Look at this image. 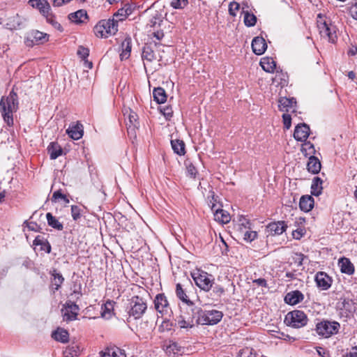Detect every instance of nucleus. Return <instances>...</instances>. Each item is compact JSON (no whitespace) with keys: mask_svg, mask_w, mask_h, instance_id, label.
I'll return each mask as SVG.
<instances>
[{"mask_svg":"<svg viewBox=\"0 0 357 357\" xmlns=\"http://www.w3.org/2000/svg\"><path fill=\"white\" fill-rule=\"evenodd\" d=\"M18 109V97L13 90L8 96H2L0 100V112L7 126L13 125V113Z\"/></svg>","mask_w":357,"mask_h":357,"instance_id":"nucleus-1","label":"nucleus"},{"mask_svg":"<svg viewBox=\"0 0 357 357\" xmlns=\"http://www.w3.org/2000/svg\"><path fill=\"white\" fill-rule=\"evenodd\" d=\"M190 310L196 316V324L215 325L220 322L223 317L222 312L216 310H203L201 307H193Z\"/></svg>","mask_w":357,"mask_h":357,"instance_id":"nucleus-2","label":"nucleus"},{"mask_svg":"<svg viewBox=\"0 0 357 357\" xmlns=\"http://www.w3.org/2000/svg\"><path fill=\"white\" fill-rule=\"evenodd\" d=\"M340 324L334 320H318L315 326L317 334L323 338H329L339 333Z\"/></svg>","mask_w":357,"mask_h":357,"instance_id":"nucleus-3","label":"nucleus"},{"mask_svg":"<svg viewBox=\"0 0 357 357\" xmlns=\"http://www.w3.org/2000/svg\"><path fill=\"white\" fill-rule=\"evenodd\" d=\"M118 31V24L113 19L100 21L93 29L97 37L107 38L109 35L115 34Z\"/></svg>","mask_w":357,"mask_h":357,"instance_id":"nucleus-4","label":"nucleus"},{"mask_svg":"<svg viewBox=\"0 0 357 357\" xmlns=\"http://www.w3.org/2000/svg\"><path fill=\"white\" fill-rule=\"evenodd\" d=\"M307 320V317L303 311L293 310L287 314L284 318V323L287 326L299 328L305 326Z\"/></svg>","mask_w":357,"mask_h":357,"instance_id":"nucleus-5","label":"nucleus"},{"mask_svg":"<svg viewBox=\"0 0 357 357\" xmlns=\"http://www.w3.org/2000/svg\"><path fill=\"white\" fill-rule=\"evenodd\" d=\"M192 277L195 284L202 290L208 291L214 284V278L212 275L204 271H199L192 273Z\"/></svg>","mask_w":357,"mask_h":357,"instance_id":"nucleus-6","label":"nucleus"},{"mask_svg":"<svg viewBox=\"0 0 357 357\" xmlns=\"http://www.w3.org/2000/svg\"><path fill=\"white\" fill-rule=\"evenodd\" d=\"M49 37L47 33L38 30H31L24 36V44L26 47H32L34 45H42L47 42Z\"/></svg>","mask_w":357,"mask_h":357,"instance_id":"nucleus-7","label":"nucleus"},{"mask_svg":"<svg viewBox=\"0 0 357 357\" xmlns=\"http://www.w3.org/2000/svg\"><path fill=\"white\" fill-rule=\"evenodd\" d=\"M146 308V303L142 298L134 296L131 299V308L129 314L134 317L135 319H139L144 314Z\"/></svg>","mask_w":357,"mask_h":357,"instance_id":"nucleus-8","label":"nucleus"},{"mask_svg":"<svg viewBox=\"0 0 357 357\" xmlns=\"http://www.w3.org/2000/svg\"><path fill=\"white\" fill-rule=\"evenodd\" d=\"M64 309H62L63 320L69 322L77 319L79 306L71 301H68L63 305Z\"/></svg>","mask_w":357,"mask_h":357,"instance_id":"nucleus-9","label":"nucleus"},{"mask_svg":"<svg viewBox=\"0 0 357 357\" xmlns=\"http://www.w3.org/2000/svg\"><path fill=\"white\" fill-rule=\"evenodd\" d=\"M319 33L323 38H326L329 42L334 43L337 40L336 27L326 22L318 25Z\"/></svg>","mask_w":357,"mask_h":357,"instance_id":"nucleus-10","label":"nucleus"},{"mask_svg":"<svg viewBox=\"0 0 357 357\" xmlns=\"http://www.w3.org/2000/svg\"><path fill=\"white\" fill-rule=\"evenodd\" d=\"M314 281L321 290H328L332 285L333 279L326 273L317 272L314 276Z\"/></svg>","mask_w":357,"mask_h":357,"instance_id":"nucleus-11","label":"nucleus"},{"mask_svg":"<svg viewBox=\"0 0 357 357\" xmlns=\"http://www.w3.org/2000/svg\"><path fill=\"white\" fill-rule=\"evenodd\" d=\"M155 310L162 314H167L171 312L167 299L164 294H158L154 300Z\"/></svg>","mask_w":357,"mask_h":357,"instance_id":"nucleus-12","label":"nucleus"},{"mask_svg":"<svg viewBox=\"0 0 357 357\" xmlns=\"http://www.w3.org/2000/svg\"><path fill=\"white\" fill-rule=\"evenodd\" d=\"M310 127L306 123L298 124L294 129V137L296 141L305 142L310 135Z\"/></svg>","mask_w":357,"mask_h":357,"instance_id":"nucleus-13","label":"nucleus"},{"mask_svg":"<svg viewBox=\"0 0 357 357\" xmlns=\"http://www.w3.org/2000/svg\"><path fill=\"white\" fill-rule=\"evenodd\" d=\"M28 3L32 8L38 10L43 17L52 10L51 6L47 0H29Z\"/></svg>","mask_w":357,"mask_h":357,"instance_id":"nucleus-14","label":"nucleus"},{"mask_svg":"<svg viewBox=\"0 0 357 357\" xmlns=\"http://www.w3.org/2000/svg\"><path fill=\"white\" fill-rule=\"evenodd\" d=\"M128 123H126L128 135L136 136L135 130L139 126L137 114L129 109Z\"/></svg>","mask_w":357,"mask_h":357,"instance_id":"nucleus-15","label":"nucleus"},{"mask_svg":"<svg viewBox=\"0 0 357 357\" xmlns=\"http://www.w3.org/2000/svg\"><path fill=\"white\" fill-rule=\"evenodd\" d=\"M50 283H51V290L53 293H55L56 291H58L64 282V278L63 277L61 273L56 271V270L54 269L50 273Z\"/></svg>","mask_w":357,"mask_h":357,"instance_id":"nucleus-16","label":"nucleus"},{"mask_svg":"<svg viewBox=\"0 0 357 357\" xmlns=\"http://www.w3.org/2000/svg\"><path fill=\"white\" fill-rule=\"evenodd\" d=\"M66 133L70 138L74 140L79 139L82 137L84 134V128L82 124L79 122L73 123L66 130Z\"/></svg>","mask_w":357,"mask_h":357,"instance_id":"nucleus-17","label":"nucleus"},{"mask_svg":"<svg viewBox=\"0 0 357 357\" xmlns=\"http://www.w3.org/2000/svg\"><path fill=\"white\" fill-rule=\"evenodd\" d=\"M296 105V100L294 98L280 97L278 100L279 109L282 112H288L291 109L294 112Z\"/></svg>","mask_w":357,"mask_h":357,"instance_id":"nucleus-18","label":"nucleus"},{"mask_svg":"<svg viewBox=\"0 0 357 357\" xmlns=\"http://www.w3.org/2000/svg\"><path fill=\"white\" fill-rule=\"evenodd\" d=\"M267 48V44L264 38L257 36L252 41V49L257 55H261Z\"/></svg>","mask_w":357,"mask_h":357,"instance_id":"nucleus-19","label":"nucleus"},{"mask_svg":"<svg viewBox=\"0 0 357 357\" xmlns=\"http://www.w3.org/2000/svg\"><path fill=\"white\" fill-rule=\"evenodd\" d=\"M196 320V316L193 313H192V315H184L181 314L180 315L177 319L176 321L178 324V326L182 328H192L195 323Z\"/></svg>","mask_w":357,"mask_h":357,"instance_id":"nucleus-20","label":"nucleus"},{"mask_svg":"<svg viewBox=\"0 0 357 357\" xmlns=\"http://www.w3.org/2000/svg\"><path fill=\"white\" fill-rule=\"evenodd\" d=\"M338 266H340V271L342 273H345L349 275H353L354 273V266L349 258L344 257H341L338 260Z\"/></svg>","mask_w":357,"mask_h":357,"instance_id":"nucleus-21","label":"nucleus"},{"mask_svg":"<svg viewBox=\"0 0 357 357\" xmlns=\"http://www.w3.org/2000/svg\"><path fill=\"white\" fill-rule=\"evenodd\" d=\"M304 299L303 294L298 290L287 293L284 297V301L289 305H296Z\"/></svg>","mask_w":357,"mask_h":357,"instance_id":"nucleus-22","label":"nucleus"},{"mask_svg":"<svg viewBox=\"0 0 357 357\" xmlns=\"http://www.w3.org/2000/svg\"><path fill=\"white\" fill-rule=\"evenodd\" d=\"M267 228L272 234L280 235L286 231L287 225L284 221H278L269 223Z\"/></svg>","mask_w":357,"mask_h":357,"instance_id":"nucleus-23","label":"nucleus"},{"mask_svg":"<svg viewBox=\"0 0 357 357\" xmlns=\"http://www.w3.org/2000/svg\"><path fill=\"white\" fill-rule=\"evenodd\" d=\"M132 50V39L130 37H126L121 43V53L120 54L121 60L127 59L130 56Z\"/></svg>","mask_w":357,"mask_h":357,"instance_id":"nucleus-24","label":"nucleus"},{"mask_svg":"<svg viewBox=\"0 0 357 357\" xmlns=\"http://www.w3.org/2000/svg\"><path fill=\"white\" fill-rule=\"evenodd\" d=\"M314 199L310 195H303L299 202L300 209L304 212L310 211L314 206Z\"/></svg>","mask_w":357,"mask_h":357,"instance_id":"nucleus-25","label":"nucleus"},{"mask_svg":"<svg viewBox=\"0 0 357 357\" xmlns=\"http://www.w3.org/2000/svg\"><path fill=\"white\" fill-rule=\"evenodd\" d=\"M88 15L85 10H78L75 13L68 15V19L76 24L84 23L85 20H87Z\"/></svg>","mask_w":357,"mask_h":357,"instance_id":"nucleus-26","label":"nucleus"},{"mask_svg":"<svg viewBox=\"0 0 357 357\" xmlns=\"http://www.w3.org/2000/svg\"><path fill=\"white\" fill-rule=\"evenodd\" d=\"M321 167V165L319 160L314 155H310L307 164V170L310 172L316 174L320 172Z\"/></svg>","mask_w":357,"mask_h":357,"instance_id":"nucleus-27","label":"nucleus"},{"mask_svg":"<svg viewBox=\"0 0 357 357\" xmlns=\"http://www.w3.org/2000/svg\"><path fill=\"white\" fill-rule=\"evenodd\" d=\"M260 66L267 73H273L276 68V63L273 58L264 57L260 61Z\"/></svg>","mask_w":357,"mask_h":357,"instance_id":"nucleus-28","label":"nucleus"},{"mask_svg":"<svg viewBox=\"0 0 357 357\" xmlns=\"http://www.w3.org/2000/svg\"><path fill=\"white\" fill-rule=\"evenodd\" d=\"M172 148L175 153L178 155H184L185 154V144L183 140L172 139Z\"/></svg>","mask_w":357,"mask_h":357,"instance_id":"nucleus-29","label":"nucleus"},{"mask_svg":"<svg viewBox=\"0 0 357 357\" xmlns=\"http://www.w3.org/2000/svg\"><path fill=\"white\" fill-rule=\"evenodd\" d=\"M86 209V208L84 206L72 205L70 207V213L73 220L76 222H79Z\"/></svg>","mask_w":357,"mask_h":357,"instance_id":"nucleus-30","label":"nucleus"},{"mask_svg":"<svg viewBox=\"0 0 357 357\" xmlns=\"http://www.w3.org/2000/svg\"><path fill=\"white\" fill-rule=\"evenodd\" d=\"M52 337L58 342L66 343L68 342L69 333L65 329L58 328L52 333Z\"/></svg>","mask_w":357,"mask_h":357,"instance_id":"nucleus-31","label":"nucleus"},{"mask_svg":"<svg viewBox=\"0 0 357 357\" xmlns=\"http://www.w3.org/2000/svg\"><path fill=\"white\" fill-rule=\"evenodd\" d=\"M215 220L221 223L226 224L229 222L231 217L229 213L223 209H215L214 213Z\"/></svg>","mask_w":357,"mask_h":357,"instance_id":"nucleus-32","label":"nucleus"},{"mask_svg":"<svg viewBox=\"0 0 357 357\" xmlns=\"http://www.w3.org/2000/svg\"><path fill=\"white\" fill-rule=\"evenodd\" d=\"M47 151L52 160H55L63 153L61 147L55 142H51L50 144L47 147Z\"/></svg>","mask_w":357,"mask_h":357,"instance_id":"nucleus-33","label":"nucleus"},{"mask_svg":"<svg viewBox=\"0 0 357 357\" xmlns=\"http://www.w3.org/2000/svg\"><path fill=\"white\" fill-rule=\"evenodd\" d=\"M322 183L323 181L321 178L317 176L313 178L311 185V193L312 195L319 196L321 194L323 189Z\"/></svg>","mask_w":357,"mask_h":357,"instance_id":"nucleus-34","label":"nucleus"},{"mask_svg":"<svg viewBox=\"0 0 357 357\" xmlns=\"http://www.w3.org/2000/svg\"><path fill=\"white\" fill-rule=\"evenodd\" d=\"M33 245H40V249L47 253H50L51 252V245L43 236H37L33 241Z\"/></svg>","mask_w":357,"mask_h":357,"instance_id":"nucleus-35","label":"nucleus"},{"mask_svg":"<svg viewBox=\"0 0 357 357\" xmlns=\"http://www.w3.org/2000/svg\"><path fill=\"white\" fill-rule=\"evenodd\" d=\"M154 100L158 104H162L167 100V94L164 89L161 87L155 88L153 91Z\"/></svg>","mask_w":357,"mask_h":357,"instance_id":"nucleus-36","label":"nucleus"},{"mask_svg":"<svg viewBox=\"0 0 357 357\" xmlns=\"http://www.w3.org/2000/svg\"><path fill=\"white\" fill-rule=\"evenodd\" d=\"M46 218L47 221V224L51 227L58 230L61 231L63 229V225L61 222H60L56 217H54L51 213H47L46 214Z\"/></svg>","mask_w":357,"mask_h":357,"instance_id":"nucleus-37","label":"nucleus"},{"mask_svg":"<svg viewBox=\"0 0 357 357\" xmlns=\"http://www.w3.org/2000/svg\"><path fill=\"white\" fill-rule=\"evenodd\" d=\"M142 58L144 61H146L149 63L152 62L153 60L156 59L154 51L149 45H145L143 47Z\"/></svg>","mask_w":357,"mask_h":357,"instance_id":"nucleus-38","label":"nucleus"},{"mask_svg":"<svg viewBox=\"0 0 357 357\" xmlns=\"http://www.w3.org/2000/svg\"><path fill=\"white\" fill-rule=\"evenodd\" d=\"M176 294L177 297L181 300L183 302L185 303L190 306H192V302L188 299L184 289L182 287V285L180 283L176 284Z\"/></svg>","mask_w":357,"mask_h":357,"instance_id":"nucleus-39","label":"nucleus"},{"mask_svg":"<svg viewBox=\"0 0 357 357\" xmlns=\"http://www.w3.org/2000/svg\"><path fill=\"white\" fill-rule=\"evenodd\" d=\"M165 350L167 353L178 354L183 352V347L176 342L169 341V344L168 345H165Z\"/></svg>","mask_w":357,"mask_h":357,"instance_id":"nucleus-40","label":"nucleus"},{"mask_svg":"<svg viewBox=\"0 0 357 357\" xmlns=\"http://www.w3.org/2000/svg\"><path fill=\"white\" fill-rule=\"evenodd\" d=\"M47 23L50 24L54 29L60 32L63 31L62 26L55 20V15L52 13V10L44 17Z\"/></svg>","mask_w":357,"mask_h":357,"instance_id":"nucleus-41","label":"nucleus"},{"mask_svg":"<svg viewBox=\"0 0 357 357\" xmlns=\"http://www.w3.org/2000/svg\"><path fill=\"white\" fill-rule=\"evenodd\" d=\"M301 152L305 156L312 155L315 153L314 144L310 142L305 141L301 147Z\"/></svg>","mask_w":357,"mask_h":357,"instance_id":"nucleus-42","label":"nucleus"},{"mask_svg":"<svg viewBox=\"0 0 357 357\" xmlns=\"http://www.w3.org/2000/svg\"><path fill=\"white\" fill-rule=\"evenodd\" d=\"M256 22L257 17L254 14L250 13L248 11L244 13V23L245 26L248 27L253 26Z\"/></svg>","mask_w":357,"mask_h":357,"instance_id":"nucleus-43","label":"nucleus"},{"mask_svg":"<svg viewBox=\"0 0 357 357\" xmlns=\"http://www.w3.org/2000/svg\"><path fill=\"white\" fill-rule=\"evenodd\" d=\"M238 357H257L256 351L250 347H245L239 351Z\"/></svg>","mask_w":357,"mask_h":357,"instance_id":"nucleus-44","label":"nucleus"},{"mask_svg":"<svg viewBox=\"0 0 357 357\" xmlns=\"http://www.w3.org/2000/svg\"><path fill=\"white\" fill-rule=\"evenodd\" d=\"M128 17V13H126V10L125 7L119 9L116 13H114L113 16V20L116 21L118 24L119 21H123Z\"/></svg>","mask_w":357,"mask_h":357,"instance_id":"nucleus-45","label":"nucleus"},{"mask_svg":"<svg viewBox=\"0 0 357 357\" xmlns=\"http://www.w3.org/2000/svg\"><path fill=\"white\" fill-rule=\"evenodd\" d=\"M160 22H162L160 15L158 11H155V13L152 15L147 24V26L149 27H155L157 25H160Z\"/></svg>","mask_w":357,"mask_h":357,"instance_id":"nucleus-46","label":"nucleus"},{"mask_svg":"<svg viewBox=\"0 0 357 357\" xmlns=\"http://www.w3.org/2000/svg\"><path fill=\"white\" fill-rule=\"evenodd\" d=\"M59 199H62L66 204H68L70 202L66 195L62 194L61 190H56L53 192L51 200L52 202H56Z\"/></svg>","mask_w":357,"mask_h":357,"instance_id":"nucleus-47","label":"nucleus"},{"mask_svg":"<svg viewBox=\"0 0 357 357\" xmlns=\"http://www.w3.org/2000/svg\"><path fill=\"white\" fill-rule=\"evenodd\" d=\"M107 351L112 357H126L125 351L119 347L108 349Z\"/></svg>","mask_w":357,"mask_h":357,"instance_id":"nucleus-48","label":"nucleus"},{"mask_svg":"<svg viewBox=\"0 0 357 357\" xmlns=\"http://www.w3.org/2000/svg\"><path fill=\"white\" fill-rule=\"evenodd\" d=\"M188 3V0H172L171 6L175 9H182Z\"/></svg>","mask_w":357,"mask_h":357,"instance_id":"nucleus-49","label":"nucleus"},{"mask_svg":"<svg viewBox=\"0 0 357 357\" xmlns=\"http://www.w3.org/2000/svg\"><path fill=\"white\" fill-rule=\"evenodd\" d=\"M161 113L165 116L166 119H170L173 116L172 108L169 106H165L160 108Z\"/></svg>","mask_w":357,"mask_h":357,"instance_id":"nucleus-50","label":"nucleus"},{"mask_svg":"<svg viewBox=\"0 0 357 357\" xmlns=\"http://www.w3.org/2000/svg\"><path fill=\"white\" fill-rule=\"evenodd\" d=\"M77 55L82 59H85L89 55V50L83 46H79L77 50Z\"/></svg>","mask_w":357,"mask_h":357,"instance_id":"nucleus-51","label":"nucleus"},{"mask_svg":"<svg viewBox=\"0 0 357 357\" xmlns=\"http://www.w3.org/2000/svg\"><path fill=\"white\" fill-rule=\"evenodd\" d=\"M186 169H187V172H188V175L190 176V177H192V178L196 177V175L197 174V170L192 163H191V162L187 163Z\"/></svg>","mask_w":357,"mask_h":357,"instance_id":"nucleus-52","label":"nucleus"},{"mask_svg":"<svg viewBox=\"0 0 357 357\" xmlns=\"http://www.w3.org/2000/svg\"><path fill=\"white\" fill-rule=\"evenodd\" d=\"M240 5L236 1H232L229 5V13L232 16H236V11L238 10Z\"/></svg>","mask_w":357,"mask_h":357,"instance_id":"nucleus-53","label":"nucleus"},{"mask_svg":"<svg viewBox=\"0 0 357 357\" xmlns=\"http://www.w3.org/2000/svg\"><path fill=\"white\" fill-rule=\"evenodd\" d=\"M282 120H283V124H284V128L289 129L291 126V115L287 113L283 114H282Z\"/></svg>","mask_w":357,"mask_h":357,"instance_id":"nucleus-54","label":"nucleus"},{"mask_svg":"<svg viewBox=\"0 0 357 357\" xmlns=\"http://www.w3.org/2000/svg\"><path fill=\"white\" fill-rule=\"evenodd\" d=\"M257 237V233L254 231H247L244 234V240L251 242Z\"/></svg>","mask_w":357,"mask_h":357,"instance_id":"nucleus-55","label":"nucleus"},{"mask_svg":"<svg viewBox=\"0 0 357 357\" xmlns=\"http://www.w3.org/2000/svg\"><path fill=\"white\" fill-rule=\"evenodd\" d=\"M349 13L353 19L357 20V0L349 7Z\"/></svg>","mask_w":357,"mask_h":357,"instance_id":"nucleus-56","label":"nucleus"},{"mask_svg":"<svg viewBox=\"0 0 357 357\" xmlns=\"http://www.w3.org/2000/svg\"><path fill=\"white\" fill-rule=\"evenodd\" d=\"M30 231H40V227L35 222H28L26 220L24 222Z\"/></svg>","mask_w":357,"mask_h":357,"instance_id":"nucleus-57","label":"nucleus"},{"mask_svg":"<svg viewBox=\"0 0 357 357\" xmlns=\"http://www.w3.org/2000/svg\"><path fill=\"white\" fill-rule=\"evenodd\" d=\"M81 289H82V287H81L80 284L78 285L75 284L73 286V294L71 295L72 296L74 295L76 297V298L78 299L82 295Z\"/></svg>","mask_w":357,"mask_h":357,"instance_id":"nucleus-58","label":"nucleus"},{"mask_svg":"<svg viewBox=\"0 0 357 357\" xmlns=\"http://www.w3.org/2000/svg\"><path fill=\"white\" fill-rule=\"evenodd\" d=\"M305 234V231L303 229H297L292 231V236L294 239L299 240Z\"/></svg>","mask_w":357,"mask_h":357,"instance_id":"nucleus-59","label":"nucleus"},{"mask_svg":"<svg viewBox=\"0 0 357 357\" xmlns=\"http://www.w3.org/2000/svg\"><path fill=\"white\" fill-rule=\"evenodd\" d=\"M317 351L321 357H330L329 351L325 348L318 347H317Z\"/></svg>","mask_w":357,"mask_h":357,"instance_id":"nucleus-60","label":"nucleus"},{"mask_svg":"<svg viewBox=\"0 0 357 357\" xmlns=\"http://www.w3.org/2000/svg\"><path fill=\"white\" fill-rule=\"evenodd\" d=\"M213 292L219 298L224 294L225 290L221 286L215 285L213 287Z\"/></svg>","mask_w":357,"mask_h":357,"instance_id":"nucleus-61","label":"nucleus"},{"mask_svg":"<svg viewBox=\"0 0 357 357\" xmlns=\"http://www.w3.org/2000/svg\"><path fill=\"white\" fill-rule=\"evenodd\" d=\"M253 283H255L260 287H268L267 282L264 278H258V279L254 280Z\"/></svg>","mask_w":357,"mask_h":357,"instance_id":"nucleus-62","label":"nucleus"},{"mask_svg":"<svg viewBox=\"0 0 357 357\" xmlns=\"http://www.w3.org/2000/svg\"><path fill=\"white\" fill-rule=\"evenodd\" d=\"M124 7L126 10V13H128V16L131 15L136 8V6L135 5L130 3L125 4Z\"/></svg>","mask_w":357,"mask_h":357,"instance_id":"nucleus-63","label":"nucleus"},{"mask_svg":"<svg viewBox=\"0 0 357 357\" xmlns=\"http://www.w3.org/2000/svg\"><path fill=\"white\" fill-rule=\"evenodd\" d=\"M347 357H357V347L352 348L351 351L347 355Z\"/></svg>","mask_w":357,"mask_h":357,"instance_id":"nucleus-64","label":"nucleus"}]
</instances>
